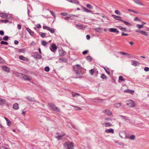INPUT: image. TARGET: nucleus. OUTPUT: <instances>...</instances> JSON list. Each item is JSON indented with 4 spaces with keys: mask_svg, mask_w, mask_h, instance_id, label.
Masks as SVG:
<instances>
[{
    "mask_svg": "<svg viewBox=\"0 0 149 149\" xmlns=\"http://www.w3.org/2000/svg\"><path fill=\"white\" fill-rule=\"evenodd\" d=\"M82 68L80 65L79 64L74 65L73 66L74 70L75 72L77 74H79L81 73Z\"/></svg>",
    "mask_w": 149,
    "mask_h": 149,
    "instance_id": "nucleus-1",
    "label": "nucleus"
},
{
    "mask_svg": "<svg viewBox=\"0 0 149 149\" xmlns=\"http://www.w3.org/2000/svg\"><path fill=\"white\" fill-rule=\"evenodd\" d=\"M65 149H73L74 146L70 142H66L64 144Z\"/></svg>",
    "mask_w": 149,
    "mask_h": 149,
    "instance_id": "nucleus-2",
    "label": "nucleus"
},
{
    "mask_svg": "<svg viewBox=\"0 0 149 149\" xmlns=\"http://www.w3.org/2000/svg\"><path fill=\"white\" fill-rule=\"evenodd\" d=\"M48 106L54 111H55L59 113L60 112V109L54 104L49 103L48 104Z\"/></svg>",
    "mask_w": 149,
    "mask_h": 149,
    "instance_id": "nucleus-3",
    "label": "nucleus"
},
{
    "mask_svg": "<svg viewBox=\"0 0 149 149\" xmlns=\"http://www.w3.org/2000/svg\"><path fill=\"white\" fill-rule=\"evenodd\" d=\"M127 104L130 107L133 108L135 107V103L132 100H130L127 101Z\"/></svg>",
    "mask_w": 149,
    "mask_h": 149,
    "instance_id": "nucleus-4",
    "label": "nucleus"
},
{
    "mask_svg": "<svg viewBox=\"0 0 149 149\" xmlns=\"http://www.w3.org/2000/svg\"><path fill=\"white\" fill-rule=\"evenodd\" d=\"M33 56L36 59H40L41 58L42 56L40 54H39L38 52H35L33 54Z\"/></svg>",
    "mask_w": 149,
    "mask_h": 149,
    "instance_id": "nucleus-5",
    "label": "nucleus"
},
{
    "mask_svg": "<svg viewBox=\"0 0 149 149\" xmlns=\"http://www.w3.org/2000/svg\"><path fill=\"white\" fill-rule=\"evenodd\" d=\"M43 28L44 29H46L49 31L51 33H54V29L49 27L47 26H43Z\"/></svg>",
    "mask_w": 149,
    "mask_h": 149,
    "instance_id": "nucleus-6",
    "label": "nucleus"
},
{
    "mask_svg": "<svg viewBox=\"0 0 149 149\" xmlns=\"http://www.w3.org/2000/svg\"><path fill=\"white\" fill-rule=\"evenodd\" d=\"M57 49V47L55 44H53L50 48V50L53 52H55Z\"/></svg>",
    "mask_w": 149,
    "mask_h": 149,
    "instance_id": "nucleus-7",
    "label": "nucleus"
},
{
    "mask_svg": "<svg viewBox=\"0 0 149 149\" xmlns=\"http://www.w3.org/2000/svg\"><path fill=\"white\" fill-rule=\"evenodd\" d=\"M102 112L103 113L108 116H110L112 114L111 111L108 109L103 111Z\"/></svg>",
    "mask_w": 149,
    "mask_h": 149,
    "instance_id": "nucleus-8",
    "label": "nucleus"
},
{
    "mask_svg": "<svg viewBox=\"0 0 149 149\" xmlns=\"http://www.w3.org/2000/svg\"><path fill=\"white\" fill-rule=\"evenodd\" d=\"M135 31L137 33H140L141 34L145 35L146 36H148V34L146 31H142L141 30H135Z\"/></svg>",
    "mask_w": 149,
    "mask_h": 149,
    "instance_id": "nucleus-9",
    "label": "nucleus"
},
{
    "mask_svg": "<svg viewBox=\"0 0 149 149\" xmlns=\"http://www.w3.org/2000/svg\"><path fill=\"white\" fill-rule=\"evenodd\" d=\"M109 31L111 32L116 33L117 34L119 33V31L116 28H111L109 29Z\"/></svg>",
    "mask_w": 149,
    "mask_h": 149,
    "instance_id": "nucleus-10",
    "label": "nucleus"
},
{
    "mask_svg": "<svg viewBox=\"0 0 149 149\" xmlns=\"http://www.w3.org/2000/svg\"><path fill=\"white\" fill-rule=\"evenodd\" d=\"M59 53L60 55L62 56H64L66 54V52L64 51L62 48L60 50Z\"/></svg>",
    "mask_w": 149,
    "mask_h": 149,
    "instance_id": "nucleus-11",
    "label": "nucleus"
},
{
    "mask_svg": "<svg viewBox=\"0 0 149 149\" xmlns=\"http://www.w3.org/2000/svg\"><path fill=\"white\" fill-rule=\"evenodd\" d=\"M132 64L134 66H136L139 65L140 64V63L137 61L132 60Z\"/></svg>",
    "mask_w": 149,
    "mask_h": 149,
    "instance_id": "nucleus-12",
    "label": "nucleus"
},
{
    "mask_svg": "<svg viewBox=\"0 0 149 149\" xmlns=\"http://www.w3.org/2000/svg\"><path fill=\"white\" fill-rule=\"evenodd\" d=\"M112 16L114 19L117 20L121 21V20L122 19L121 17L120 16L114 15H112Z\"/></svg>",
    "mask_w": 149,
    "mask_h": 149,
    "instance_id": "nucleus-13",
    "label": "nucleus"
},
{
    "mask_svg": "<svg viewBox=\"0 0 149 149\" xmlns=\"http://www.w3.org/2000/svg\"><path fill=\"white\" fill-rule=\"evenodd\" d=\"M21 77L24 80H28L29 81H30L31 80L30 78H28L26 75L23 74H21Z\"/></svg>",
    "mask_w": 149,
    "mask_h": 149,
    "instance_id": "nucleus-14",
    "label": "nucleus"
},
{
    "mask_svg": "<svg viewBox=\"0 0 149 149\" xmlns=\"http://www.w3.org/2000/svg\"><path fill=\"white\" fill-rule=\"evenodd\" d=\"M133 1L136 4L140 6H144V5L139 0H133Z\"/></svg>",
    "mask_w": 149,
    "mask_h": 149,
    "instance_id": "nucleus-15",
    "label": "nucleus"
},
{
    "mask_svg": "<svg viewBox=\"0 0 149 149\" xmlns=\"http://www.w3.org/2000/svg\"><path fill=\"white\" fill-rule=\"evenodd\" d=\"M1 17L4 18H6L8 16V14L5 13H2L0 15Z\"/></svg>",
    "mask_w": 149,
    "mask_h": 149,
    "instance_id": "nucleus-16",
    "label": "nucleus"
},
{
    "mask_svg": "<svg viewBox=\"0 0 149 149\" xmlns=\"http://www.w3.org/2000/svg\"><path fill=\"white\" fill-rule=\"evenodd\" d=\"M2 68L5 71L9 72L10 71L9 68L6 66H2Z\"/></svg>",
    "mask_w": 149,
    "mask_h": 149,
    "instance_id": "nucleus-17",
    "label": "nucleus"
},
{
    "mask_svg": "<svg viewBox=\"0 0 149 149\" xmlns=\"http://www.w3.org/2000/svg\"><path fill=\"white\" fill-rule=\"evenodd\" d=\"M105 132L107 133H111L112 134L114 133L113 130L112 128L106 130H105Z\"/></svg>",
    "mask_w": 149,
    "mask_h": 149,
    "instance_id": "nucleus-18",
    "label": "nucleus"
},
{
    "mask_svg": "<svg viewBox=\"0 0 149 149\" xmlns=\"http://www.w3.org/2000/svg\"><path fill=\"white\" fill-rule=\"evenodd\" d=\"M19 58L20 60L24 61H27L28 60L27 58L25 57H24L22 55L19 56Z\"/></svg>",
    "mask_w": 149,
    "mask_h": 149,
    "instance_id": "nucleus-19",
    "label": "nucleus"
},
{
    "mask_svg": "<svg viewBox=\"0 0 149 149\" xmlns=\"http://www.w3.org/2000/svg\"><path fill=\"white\" fill-rule=\"evenodd\" d=\"M27 31L29 32V34L32 36H33L34 35V33L29 28H27Z\"/></svg>",
    "mask_w": 149,
    "mask_h": 149,
    "instance_id": "nucleus-20",
    "label": "nucleus"
},
{
    "mask_svg": "<svg viewBox=\"0 0 149 149\" xmlns=\"http://www.w3.org/2000/svg\"><path fill=\"white\" fill-rule=\"evenodd\" d=\"M114 106L117 108H119L120 107L121 105H122V104L121 103H116V104H114Z\"/></svg>",
    "mask_w": 149,
    "mask_h": 149,
    "instance_id": "nucleus-21",
    "label": "nucleus"
},
{
    "mask_svg": "<svg viewBox=\"0 0 149 149\" xmlns=\"http://www.w3.org/2000/svg\"><path fill=\"white\" fill-rule=\"evenodd\" d=\"M6 100L5 99H2L0 98V105H2L4 104L6 102Z\"/></svg>",
    "mask_w": 149,
    "mask_h": 149,
    "instance_id": "nucleus-22",
    "label": "nucleus"
},
{
    "mask_svg": "<svg viewBox=\"0 0 149 149\" xmlns=\"http://www.w3.org/2000/svg\"><path fill=\"white\" fill-rule=\"evenodd\" d=\"M103 125H104L105 127H111L112 125V124L109 122H104Z\"/></svg>",
    "mask_w": 149,
    "mask_h": 149,
    "instance_id": "nucleus-23",
    "label": "nucleus"
},
{
    "mask_svg": "<svg viewBox=\"0 0 149 149\" xmlns=\"http://www.w3.org/2000/svg\"><path fill=\"white\" fill-rule=\"evenodd\" d=\"M13 108L16 110L18 109L19 108L18 104L17 103L14 104L13 106Z\"/></svg>",
    "mask_w": 149,
    "mask_h": 149,
    "instance_id": "nucleus-24",
    "label": "nucleus"
},
{
    "mask_svg": "<svg viewBox=\"0 0 149 149\" xmlns=\"http://www.w3.org/2000/svg\"><path fill=\"white\" fill-rule=\"evenodd\" d=\"M70 2L72 3L76 4H78L79 3V2L77 0H70Z\"/></svg>",
    "mask_w": 149,
    "mask_h": 149,
    "instance_id": "nucleus-25",
    "label": "nucleus"
},
{
    "mask_svg": "<svg viewBox=\"0 0 149 149\" xmlns=\"http://www.w3.org/2000/svg\"><path fill=\"white\" fill-rule=\"evenodd\" d=\"M104 69L108 74L109 75L110 74V70L108 68L104 67Z\"/></svg>",
    "mask_w": 149,
    "mask_h": 149,
    "instance_id": "nucleus-26",
    "label": "nucleus"
},
{
    "mask_svg": "<svg viewBox=\"0 0 149 149\" xmlns=\"http://www.w3.org/2000/svg\"><path fill=\"white\" fill-rule=\"evenodd\" d=\"M59 61L60 62H66L67 60L66 58H59Z\"/></svg>",
    "mask_w": 149,
    "mask_h": 149,
    "instance_id": "nucleus-27",
    "label": "nucleus"
},
{
    "mask_svg": "<svg viewBox=\"0 0 149 149\" xmlns=\"http://www.w3.org/2000/svg\"><path fill=\"white\" fill-rule=\"evenodd\" d=\"M86 6L87 8H89L90 9L92 10L93 9V6L90 4H87L86 5Z\"/></svg>",
    "mask_w": 149,
    "mask_h": 149,
    "instance_id": "nucleus-28",
    "label": "nucleus"
},
{
    "mask_svg": "<svg viewBox=\"0 0 149 149\" xmlns=\"http://www.w3.org/2000/svg\"><path fill=\"white\" fill-rule=\"evenodd\" d=\"M121 21L123 22L126 25H129L130 26L131 25V24L130 23L127 22L126 21L123 20L122 19Z\"/></svg>",
    "mask_w": 149,
    "mask_h": 149,
    "instance_id": "nucleus-29",
    "label": "nucleus"
},
{
    "mask_svg": "<svg viewBox=\"0 0 149 149\" xmlns=\"http://www.w3.org/2000/svg\"><path fill=\"white\" fill-rule=\"evenodd\" d=\"M125 91L127 93H130L132 94H133L134 93V91H133V90H125Z\"/></svg>",
    "mask_w": 149,
    "mask_h": 149,
    "instance_id": "nucleus-30",
    "label": "nucleus"
},
{
    "mask_svg": "<svg viewBox=\"0 0 149 149\" xmlns=\"http://www.w3.org/2000/svg\"><path fill=\"white\" fill-rule=\"evenodd\" d=\"M39 35L40 36L42 37V38L46 37V33L42 32L39 33Z\"/></svg>",
    "mask_w": 149,
    "mask_h": 149,
    "instance_id": "nucleus-31",
    "label": "nucleus"
},
{
    "mask_svg": "<svg viewBox=\"0 0 149 149\" xmlns=\"http://www.w3.org/2000/svg\"><path fill=\"white\" fill-rule=\"evenodd\" d=\"M76 27L79 29H81L83 28V26L77 24L76 25Z\"/></svg>",
    "mask_w": 149,
    "mask_h": 149,
    "instance_id": "nucleus-32",
    "label": "nucleus"
},
{
    "mask_svg": "<svg viewBox=\"0 0 149 149\" xmlns=\"http://www.w3.org/2000/svg\"><path fill=\"white\" fill-rule=\"evenodd\" d=\"M8 22V20L7 19H5V20H0V23H1V22L3 23H7Z\"/></svg>",
    "mask_w": 149,
    "mask_h": 149,
    "instance_id": "nucleus-33",
    "label": "nucleus"
},
{
    "mask_svg": "<svg viewBox=\"0 0 149 149\" xmlns=\"http://www.w3.org/2000/svg\"><path fill=\"white\" fill-rule=\"evenodd\" d=\"M71 106L75 108V109L76 110H81V109L80 107H77L73 105H72Z\"/></svg>",
    "mask_w": 149,
    "mask_h": 149,
    "instance_id": "nucleus-34",
    "label": "nucleus"
},
{
    "mask_svg": "<svg viewBox=\"0 0 149 149\" xmlns=\"http://www.w3.org/2000/svg\"><path fill=\"white\" fill-rule=\"evenodd\" d=\"M6 121L7 122V125L8 126H9L11 125V122L8 119Z\"/></svg>",
    "mask_w": 149,
    "mask_h": 149,
    "instance_id": "nucleus-35",
    "label": "nucleus"
},
{
    "mask_svg": "<svg viewBox=\"0 0 149 149\" xmlns=\"http://www.w3.org/2000/svg\"><path fill=\"white\" fill-rule=\"evenodd\" d=\"M86 58L87 60L89 61H91V57L89 56H88Z\"/></svg>",
    "mask_w": 149,
    "mask_h": 149,
    "instance_id": "nucleus-36",
    "label": "nucleus"
},
{
    "mask_svg": "<svg viewBox=\"0 0 149 149\" xmlns=\"http://www.w3.org/2000/svg\"><path fill=\"white\" fill-rule=\"evenodd\" d=\"M0 43L1 44H4L6 45H7L8 44V43L7 42H5L3 41H1Z\"/></svg>",
    "mask_w": 149,
    "mask_h": 149,
    "instance_id": "nucleus-37",
    "label": "nucleus"
},
{
    "mask_svg": "<svg viewBox=\"0 0 149 149\" xmlns=\"http://www.w3.org/2000/svg\"><path fill=\"white\" fill-rule=\"evenodd\" d=\"M95 30L97 32H100L102 31V29L100 28H99L95 29Z\"/></svg>",
    "mask_w": 149,
    "mask_h": 149,
    "instance_id": "nucleus-38",
    "label": "nucleus"
},
{
    "mask_svg": "<svg viewBox=\"0 0 149 149\" xmlns=\"http://www.w3.org/2000/svg\"><path fill=\"white\" fill-rule=\"evenodd\" d=\"M101 77L103 79H107V77L104 74H102Z\"/></svg>",
    "mask_w": 149,
    "mask_h": 149,
    "instance_id": "nucleus-39",
    "label": "nucleus"
},
{
    "mask_svg": "<svg viewBox=\"0 0 149 149\" xmlns=\"http://www.w3.org/2000/svg\"><path fill=\"white\" fill-rule=\"evenodd\" d=\"M130 139L131 140H134L135 139V136L134 135H132L130 136Z\"/></svg>",
    "mask_w": 149,
    "mask_h": 149,
    "instance_id": "nucleus-40",
    "label": "nucleus"
},
{
    "mask_svg": "<svg viewBox=\"0 0 149 149\" xmlns=\"http://www.w3.org/2000/svg\"><path fill=\"white\" fill-rule=\"evenodd\" d=\"M50 12L52 15L54 17V18H55L56 17V16L55 15L54 12L52 10L50 11Z\"/></svg>",
    "mask_w": 149,
    "mask_h": 149,
    "instance_id": "nucleus-41",
    "label": "nucleus"
},
{
    "mask_svg": "<svg viewBox=\"0 0 149 149\" xmlns=\"http://www.w3.org/2000/svg\"><path fill=\"white\" fill-rule=\"evenodd\" d=\"M143 25H140L139 24H138L136 25V26L139 29H141L143 27Z\"/></svg>",
    "mask_w": 149,
    "mask_h": 149,
    "instance_id": "nucleus-42",
    "label": "nucleus"
},
{
    "mask_svg": "<svg viewBox=\"0 0 149 149\" xmlns=\"http://www.w3.org/2000/svg\"><path fill=\"white\" fill-rule=\"evenodd\" d=\"M119 79L120 80L122 81H124L125 80V79L123 78L122 76H120L119 77Z\"/></svg>",
    "mask_w": 149,
    "mask_h": 149,
    "instance_id": "nucleus-43",
    "label": "nucleus"
},
{
    "mask_svg": "<svg viewBox=\"0 0 149 149\" xmlns=\"http://www.w3.org/2000/svg\"><path fill=\"white\" fill-rule=\"evenodd\" d=\"M47 42L45 41H42L41 42V44L42 45L44 46H45L47 45Z\"/></svg>",
    "mask_w": 149,
    "mask_h": 149,
    "instance_id": "nucleus-44",
    "label": "nucleus"
},
{
    "mask_svg": "<svg viewBox=\"0 0 149 149\" xmlns=\"http://www.w3.org/2000/svg\"><path fill=\"white\" fill-rule=\"evenodd\" d=\"M94 72V71L93 69H92L91 70H89V73L91 75H93Z\"/></svg>",
    "mask_w": 149,
    "mask_h": 149,
    "instance_id": "nucleus-45",
    "label": "nucleus"
},
{
    "mask_svg": "<svg viewBox=\"0 0 149 149\" xmlns=\"http://www.w3.org/2000/svg\"><path fill=\"white\" fill-rule=\"evenodd\" d=\"M49 68L48 67H46L45 68V70L47 72L49 71Z\"/></svg>",
    "mask_w": 149,
    "mask_h": 149,
    "instance_id": "nucleus-46",
    "label": "nucleus"
},
{
    "mask_svg": "<svg viewBox=\"0 0 149 149\" xmlns=\"http://www.w3.org/2000/svg\"><path fill=\"white\" fill-rule=\"evenodd\" d=\"M8 37L7 36H5L3 37L2 39L5 40H8Z\"/></svg>",
    "mask_w": 149,
    "mask_h": 149,
    "instance_id": "nucleus-47",
    "label": "nucleus"
},
{
    "mask_svg": "<svg viewBox=\"0 0 149 149\" xmlns=\"http://www.w3.org/2000/svg\"><path fill=\"white\" fill-rule=\"evenodd\" d=\"M26 98L29 101L32 102L33 101V99L32 98H31L29 97H27Z\"/></svg>",
    "mask_w": 149,
    "mask_h": 149,
    "instance_id": "nucleus-48",
    "label": "nucleus"
},
{
    "mask_svg": "<svg viewBox=\"0 0 149 149\" xmlns=\"http://www.w3.org/2000/svg\"><path fill=\"white\" fill-rule=\"evenodd\" d=\"M115 13L116 14H117V15H121V13H120V12L118 10H116L115 11Z\"/></svg>",
    "mask_w": 149,
    "mask_h": 149,
    "instance_id": "nucleus-49",
    "label": "nucleus"
},
{
    "mask_svg": "<svg viewBox=\"0 0 149 149\" xmlns=\"http://www.w3.org/2000/svg\"><path fill=\"white\" fill-rule=\"evenodd\" d=\"M78 95L80 96V95L78 93H75V94H72V96L73 97H76Z\"/></svg>",
    "mask_w": 149,
    "mask_h": 149,
    "instance_id": "nucleus-50",
    "label": "nucleus"
},
{
    "mask_svg": "<svg viewBox=\"0 0 149 149\" xmlns=\"http://www.w3.org/2000/svg\"><path fill=\"white\" fill-rule=\"evenodd\" d=\"M134 21L137 20V21H141V20L138 17H135L134 18Z\"/></svg>",
    "mask_w": 149,
    "mask_h": 149,
    "instance_id": "nucleus-51",
    "label": "nucleus"
},
{
    "mask_svg": "<svg viewBox=\"0 0 149 149\" xmlns=\"http://www.w3.org/2000/svg\"><path fill=\"white\" fill-rule=\"evenodd\" d=\"M144 70L146 72H148L149 70V68L148 67H146L145 68Z\"/></svg>",
    "mask_w": 149,
    "mask_h": 149,
    "instance_id": "nucleus-52",
    "label": "nucleus"
},
{
    "mask_svg": "<svg viewBox=\"0 0 149 149\" xmlns=\"http://www.w3.org/2000/svg\"><path fill=\"white\" fill-rule=\"evenodd\" d=\"M88 52V50H85L83 52V54L85 55Z\"/></svg>",
    "mask_w": 149,
    "mask_h": 149,
    "instance_id": "nucleus-53",
    "label": "nucleus"
},
{
    "mask_svg": "<svg viewBox=\"0 0 149 149\" xmlns=\"http://www.w3.org/2000/svg\"><path fill=\"white\" fill-rule=\"evenodd\" d=\"M19 52L22 53H24V49H19Z\"/></svg>",
    "mask_w": 149,
    "mask_h": 149,
    "instance_id": "nucleus-54",
    "label": "nucleus"
},
{
    "mask_svg": "<svg viewBox=\"0 0 149 149\" xmlns=\"http://www.w3.org/2000/svg\"><path fill=\"white\" fill-rule=\"evenodd\" d=\"M61 15L63 16H66L67 15V13H61Z\"/></svg>",
    "mask_w": 149,
    "mask_h": 149,
    "instance_id": "nucleus-55",
    "label": "nucleus"
},
{
    "mask_svg": "<svg viewBox=\"0 0 149 149\" xmlns=\"http://www.w3.org/2000/svg\"><path fill=\"white\" fill-rule=\"evenodd\" d=\"M121 30H122L123 31H126V32L127 31V28H126L123 27Z\"/></svg>",
    "mask_w": 149,
    "mask_h": 149,
    "instance_id": "nucleus-56",
    "label": "nucleus"
},
{
    "mask_svg": "<svg viewBox=\"0 0 149 149\" xmlns=\"http://www.w3.org/2000/svg\"><path fill=\"white\" fill-rule=\"evenodd\" d=\"M120 117H122L123 118V120H124L125 121H126L127 120V119L126 118V116H123L121 115L120 116Z\"/></svg>",
    "mask_w": 149,
    "mask_h": 149,
    "instance_id": "nucleus-57",
    "label": "nucleus"
},
{
    "mask_svg": "<svg viewBox=\"0 0 149 149\" xmlns=\"http://www.w3.org/2000/svg\"><path fill=\"white\" fill-rule=\"evenodd\" d=\"M105 119L107 121H112V119H111L110 118H105Z\"/></svg>",
    "mask_w": 149,
    "mask_h": 149,
    "instance_id": "nucleus-58",
    "label": "nucleus"
},
{
    "mask_svg": "<svg viewBox=\"0 0 149 149\" xmlns=\"http://www.w3.org/2000/svg\"><path fill=\"white\" fill-rule=\"evenodd\" d=\"M128 34L127 33H125L123 32H122V36H127Z\"/></svg>",
    "mask_w": 149,
    "mask_h": 149,
    "instance_id": "nucleus-59",
    "label": "nucleus"
},
{
    "mask_svg": "<svg viewBox=\"0 0 149 149\" xmlns=\"http://www.w3.org/2000/svg\"><path fill=\"white\" fill-rule=\"evenodd\" d=\"M4 34V31H0V34L1 35H3Z\"/></svg>",
    "mask_w": 149,
    "mask_h": 149,
    "instance_id": "nucleus-60",
    "label": "nucleus"
},
{
    "mask_svg": "<svg viewBox=\"0 0 149 149\" xmlns=\"http://www.w3.org/2000/svg\"><path fill=\"white\" fill-rule=\"evenodd\" d=\"M81 8H82V9L84 11H86V8L85 7H84V6H81Z\"/></svg>",
    "mask_w": 149,
    "mask_h": 149,
    "instance_id": "nucleus-61",
    "label": "nucleus"
},
{
    "mask_svg": "<svg viewBox=\"0 0 149 149\" xmlns=\"http://www.w3.org/2000/svg\"><path fill=\"white\" fill-rule=\"evenodd\" d=\"M120 53L122 55H125L126 53L123 52H120Z\"/></svg>",
    "mask_w": 149,
    "mask_h": 149,
    "instance_id": "nucleus-62",
    "label": "nucleus"
},
{
    "mask_svg": "<svg viewBox=\"0 0 149 149\" xmlns=\"http://www.w3.org/2000/svg\"><path fill=\"white\" fill-rule=\"evenodd\" d=\"M125 55H126V56H127V57H128L129 58L131 57V55L130 54L126 53Z\"/></svg>",
    "mask_w": 149,
    "mask_h": 149,
    "instance_id": "nucleus-63",
    "label": "nucleus"
},
{
    "mask_svg": "<svg viewBox=\"0 0 149 149\" xmlns=\"http://www.w3.org/2000/svg\"><path fill=\"white\" fill-rule=\"evenodd\" d=\"M17 27L19 29H20L21 28V26L20 24H18Z\"/></svg>",
    "mask_w": 149,
    "mask_h": 149,
    "instance_id": "nucleus-64",
    "label": "nucleus"
}]
</instances>
